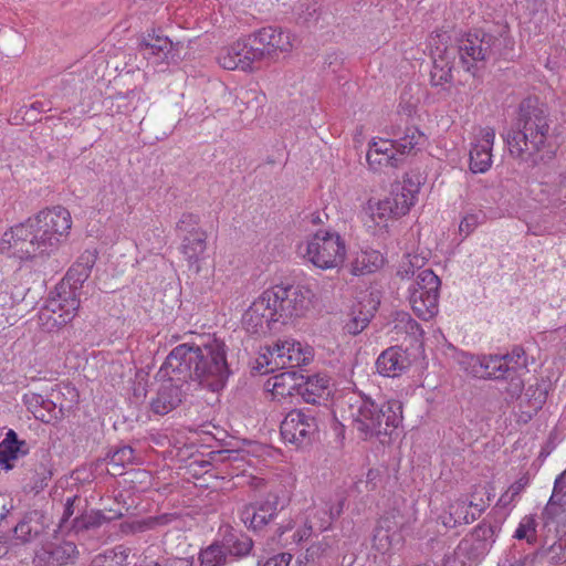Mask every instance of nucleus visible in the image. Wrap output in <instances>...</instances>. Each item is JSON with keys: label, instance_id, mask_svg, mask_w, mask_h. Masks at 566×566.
<instances>
[{"label": "nucleus", "instance_id": "obj_18", "mask_svg": "<svg viewBox=\"0 0 566 566\" xmlns=\"http://www.w3.org/2000/svg\"><path fill=\"white\" fill-rule=\"evenodd\" d=\"M59 394L53 390L51 398H44L40 394L28 392L23 395V402L35 419L44 423H51L64 416V406L62 403L57 406L54 401Z\"/></svg>", "mask_w": 566, "mask_h": 566}, {"label": "nucleus", "instance_id": "obj_35", "mask_svg": "<svg viewBox=\"0 0 566 566\" xmlns=\"http://www.w3.org/2000/svg\"><path fill=\"white\" fill-rule=\"evenodd\" d=\"M207 249L206 231H193L182 235L181 253L190 264L197 263Z\"/></svg>", "mask_w": 566, "mask_h": 566}, {"label": "nucleus", "instance_id": "obj_47", "mask_svg": "<svg viewBox=\"0 0 566 566\" xmlns=\"http://www.w3.org/2000/svg\"><path fill=\"white\" fill-rule=\"evenodd\" d=\"M535 518L533 516H525L516 528L514 537L533 543L535 541Z\"/></svg>", "mask_w": 566, "mask_h": 566}, {"label": "nucleus", "instance_id": "obj_55", "mask_svg": "<svg viewBox=\"0 0 566 566\" xmlns=\"http://www.w3.org/2000/svg\"><path fill=\"white\" fill-rule=\"evenodd\" d=\"M545 556L552 564H562L566 562V552H564L560 543L554 542L549 547L543 551Z\"/></svg>", "mask_w": 566, "mask_h": 566}, {"label": "nucleus", "instance_id": "obj_22", "mask_svg": "<svg viewBox=\"0 0 566 566\" xmlns=\"http://www.w3.org/2000/svg\"><path fill=\"white\" fill-rule=\"evenodd\" d=\"M479 136L480 139L470 150V170L473 174H483L491 167L495 130L491 127L481 128Z\"/></svg>", "mask_w": 566, "mask_h": 566}, {"label": "nucleus", "instance_id": "obj_37", "mask_svg": "<svg viewBox=\"0 0 566 566\" xmlns=\"http://www.w3.org/2000/svg\"><path fill=\"white\" fill-rule=\"evenodd\" d=\"M134 453L135 451L130 446H122L113 452H109L107 454L109 465L107 472L113 476L122 475L125 465L134 462Z\"/></svg>", "mask_w": 566, "mask_h": 566}, {"label": "nucleus", "instance_id": "obj_53", "mask_svg": "<svg viewBox=\"0 0 566 566\" xmlns=\"http://www.w3.org/2000/svg\"><path fill=\"white\" fill-rule=\"evenodd\" d=\"M135 98L136 99L140 98V93L136 90H132L126 94H122V93L117 94L115 96V101L117 103L118 112L126 114V113H129L132 109H135L136 105H133L130 107L132 101Z\"/></svg>", "mask_w": 566, "mask_h": 566}, {"label": "nucleus", "instance_id": "obj_16", "mask_svg": "<svg viewBox=\"0 0 566 566\" xmlns=\"http://www.w3.org/2000/svg\"><path fill=\"white\" fill-rule=\"evenodd\" d=\"M277 322L281 321L266 291L251 304L242 317V324L250 334H266Z\"/></svg>", "mask_w": 566, "mask_h": 566}, {"label": "nucleus", "instance_id": "obj_62", "mask_svg": "<svg viewBox=\"0 0 566 566\" xmlns=\"http://www.w3.org/2000/svg\"><path fill=\"white\" fill-rule=\"evenodd\" d=\"M32 111H35V112L41 113V112H45V111H46V108H45V105H44V103H43V102H34V103H32V104L30 105V107H29V108L27 109V112H25V116H30V118H31V119H33V120L35 122V120H36V118H33V117L31 116V114H30Z\"/></svg>", "mask_w": 566, "mask_h": 566}, {"label": "nucleus", "instance_id": "obj_39", "mask_svg": "<svg viewBox=\"0 0 566 566\" xmlns=\"http://www.w3.org/2000/svg\"><path fill=\"white\" fill-rule=\"evenodd\" d=\"M453 65L447 55H439L433 60L430 71V83L432 86H443L452 81Z\"/></svg>", "mask_w": 566, "mask_h": 566}, {"label": "nucleus", "instance_id": "obj_60", "mask_svg": "<svg viewBox=\"0 0 566 566\" xmlns=\"http://www.w3.org/2000/svg\"><path fill=\"white\" fill-rule=\"evenodd\" d=\"M22 440L18 439V434L13 430H9L6 434L4 440L0 443V446H14L20 444Z\"/></svg>", "mask_w": 566, "mask_h": 566}, {"label": "nucleus", "instance_id": "obj_42", "mask_svg": "<svg viewBox=\"0 0 566 566\" xmlns=\"http://www.w3.org/2000/svg\"><path fill=\"white\" fill-rule=\"evenodd\" d=\"M286 356L289 363L285 368H295L307 365L313 358V353L310 347H303L301 343L292 342L290 346H286Z\"/></svg>", "mask_w": 566, "mask_h": 566}, {"label": "nucleus", "instance_id": "obj_45", "mask_svg": "<svg viewBox=\"0 0 566 566\" xmlns=\"http://www.w3.org/2000/svg\"><path fill=\"white\" fill-rule=\"evenodd\" d=\"M526 403L530 408L527 410L528 416L532 417L533 413H536L539 409H542L543 405L546 401V391L541 388H532L528 387L526 392Z\"/></svg>", "mask_w": 566, "mask_h": 566}, {"label": "nucleus", "instance_id": "obj_63", "mask_svg": "<svg viewBox=\"0 0 566 566\" xmlns=\"http://www.w3.org/2000/svg\"><path fill=\"white\" fill-rule=\"evenodd\" d=\"M311 533H312V526L305 527V528L298 531L296 534L298 536L297 541L301 542L303 539H307L310 537Z\"/></svg>", "mask_w": 566, "mask_h": 566}, {"label": "nucleus", "instance_id": "obj_19", "mask_svg": "<svg viewBox=\"0 0 566 566\" xmlns=\"http://www.w3.org/2000/svg\"><path fill=\"white\" fill-rule=\"evenodd\" d=\"M261 48L264 49L266 61L277 59L280 53H286L292 50V40L290 33L281 28L265 27L255 31Z\"/></svg>", "mask_w": 566, "mask_h": 566}, {"label": "nucleus", "instance_id": "obj_9", "mask_svg": "<svg viewBox=\"0 0 566 566\" xmlns=\"http://www.w3.org/2000/svg\"><path fill=\"white\" fill-rule=\"evenodd\" d=\"M345 255V241L335 231L318 230L306 244L305 256L313 265L323 270L340 266Z\"/></svg>", "mask_w": 566, "mask_h": 566}, {"label": "nucleus", "instance_id": "obj_1", "mask_svg": "<svg viewBox=\"0 0 566 566\" xmlns=\"http://www.w3.org/2000/svg\"><path fill=\"white\" fill-rule=\"evenodd\" d=\"M227 354L228 346L217 338L201 346L180 344L166 357L160 373L171 380L195 382L211 391H219L232 374Z\"/></svg>", "mask_w": 566, "mask_h": 566}, {"label": "nucleus", "instance_id": "obj_8", "mask_svg": "<svg viewBox=\"0 0 566 566\" xmlns=\"http://www.w3.org/2000/svg\"><path fill=\"white\" fill-rule=\"evenodd\" d=\"M321 410L316 407H304L291 410L280 426L285 442L296 447L311 444L319 428Z\"/></svg>", "mask_w": 566, "mask_h": 566}, {"label": "nucleus", "instance_id": "obj_24", "mask_svg": "<svg viewBox=\"0 0 566 566\" xmlns=\"http://www.w3.org/2000/svg\"><path fill=\"white\" fill-rule=\"evenodd\" d=\"M366 158L373 170H379L382 167L398 168L403 163V158L398 155L389 139L371 142Z\"/></svg>", "mask_w": 566, "mask_h": 566}, {"label": "nucleus", "instance_id": "obj_13", "mask_svg": "<svg viewBox=\"0 0 566 566\" xmlns=\"http://www.w3.org/2000/svg\"><path fill=\"white\" fill-rule=\"evenodd\" d=\"M415 195L406 187L397 186L390 195L381 200L369 199L364 206V212L379 226L390 218H399L408 213L413 205Z\"/></svg>", "mask_w": 566, "mask_h": 566}, {"label": "nucleus", "instance_id": "obj_61", "mask_svg": "<svg viewBox=\"0 0 566 566\" xmlns=\"http://www.w3.org/2000/svg\"><path fill=\"white\" fill-rule=\"evenodd\" d=\"M321 552H322V545L321 544L312 545L306 551V555H305L306 560L307 562H310V560L314 562L315 557H317Z\"/></svg>", "mask_w": 566, "mask_h": 566}, {"label": "nucleus", "instance_id": "obj_11", "mask_svg": "<svg viewBox=\"0 0 566 566\" xmlns=\"http://www.w3.org/2000/svg\"><path fill=\"white\" fill-rule=\"evenodd\" d=\"M255 32L223 49L218 56L219 64L226 70L241 69L253 71L256 64L266 61Z\"/></svg>", "mask_w": 566, "mask_h": 566}, {"label": "nucleus", "instance_id": "obj_52", "mask_svg": "<svg viewBox=\"0 0 566 566\" xmlns=\"http://www.w3.org/2000/svg\"><path fill=\"white\" fill-rule=\"evenodd\" d=\"M502 379L509 381L505 390L511 396V398H518L524 389V381L521 378L520 373H506Z\"/></svg>", "mask_w": 566, "mask_h": 566}, {"label": "nucleus", "instance_id": "obj_29", "mask_svg": "<svg viewBox=\"0 0 566 566\" xmlns=\"http://www.w3.org/2000/svg\"><path fill=\"white\" fill-rule=\"evenodd\" d=\"M43 518L38 510L27 513L13 528L14 538L22 544L33 541L44 531Z\"/></svg>", "mask_w": 566, "mask_h": 566}, {"label": "nucleus", "instance_id": "obj_17", "mask_svg": "<svg viewBox=\"0 0 566 566\" xmlns=\"http://www.w3.org/2000/svg\"><path fill=\"white\" fill-rule=\"evenodd\" d=\"M56 291V297L48 301L45 312L52 314L48 318L52 319L54 325H65L75 316L80 307V300L75 291L65 286V282H62Z\"/></svg>", "mask_w": 566, "mask_h": 566}, {"label": "nucleus", "instance_id": "obj_43", "mask_svg": "<svg viewBox=\"0 0 566 566\" xmlns=\"http://www.w3.org/2000/svg\"><path fill=\"white\" fill-rule=\"evenodd\" d=\"M500 356L504 358L502 361L507 374L520 373L526 368L525 352L521 347H515L511 353Z\"/></svg>", "mask_w": 566, "mask_h": 566}, {"label": "nucleus", "instance_id": "obj_23", "mask_svg": "<svg viewBox=\"0 0 566 566\" xmlns=\"http://www.w3.org/2000/svg\"><path fill=\"white\" fill-rule=\"evenodd\" d=\"M486 503L475 504L473 501L457 500L451 503L448 511L440 518L446 527H455L475 521L485 510Z\"/></svg>", "mask_w": 566, "mask_h": 566}, {"label": "nucleus", "instance_id": "obj_36", "mask_svg": "<svg viewBox=\"0 0 566 566\" xmlns=\"http://www.w3.org/2000/svg\"><path fill=\"white\" fill-rule=\"evenodd\" d=\"M198 559L200 566H226L231 562L220 539L200 549Z\"/></svg>", "mask_w": 566, "mask_h": 566}, {"label": "nucleus", "instance_id": "obj_50", "mask_svg": "<svg viewBox=\"0 0 566 566\" xmlns=\"http://www.w3.org/2000/svg\"><path fill=\"white\" fill-rule=\"evenodd\" d=\"M481 355H472L469 353H461L458 361L462 368L471 376L476 377L481 371Z\"/></svg>", "mask_w": 566, "mask_h": 566}, {"label": "nucleus", "instance_id": "obj_25", "mask_svg": "<svg viewBox=\"0 0 566 566\" xmlns=\"http://www.w3.org/2000/svg\"><path fill=\"white\" fill-rule=\"evenodd\" d=\"M409 367V358L399 346L385 349L376 360L377 371L385 377H398Z\"/></svg>", "mask_w": 566, "mask_h": 566}, {"label": "nucleus", "instance_id": "obj_30", "mask_svg": "<svg viewBox=\"0 0 566 566\" xmlns=\"http://www.w3.org/2000/svg\"><path fill=\"white\" fill-rule=\"evenodd\" d=\"M298 377L295 371L280 373L266 381V388L271 391L273 399L282 400L298 392Z\"/></svg>", "mask_w": 566, "mask_h": 566}, {"label": "nucleus", "instance_id": "obj_57", "mask_svg": "<svg viewBox=\"0 0 566 566\" xmlns=\"http://www.w3.org/2000/svg\"><path fill=\"white\" fill-rule=\"evenodd\" d=\"M239 455H240L239 451H237V450L222 449V450L214 452L213 459L216 461L227 462V461L238 460Z\"/></svg>", "mask_w": 566, "mask_h": 566}, {"label": "nucleus", "instance_id": "obj_27", "mask_svg": "<svg viewBox=\"0 0 566 566\" xmlns=\"http://www.w3.org/2000/svg\"><path fill=\"white\" fill-rule=\"evenodd\" d=\"M331 395L329 378L327 376L314 375L300 382L297 396H301L306 403L313 406L326 402Z\"/></svg>", "mask_w": 566, "mask_h": 566}, {"label": "nucleus", "instance_id": "obj_48", "mask_svg": "<svg viewBox=\"0 0 566 566\" xmlns=\"http://www.w3.org/2000/svg\"><path fill=\"white\" fill-rule=\"evenodd\" d=\"M81 503V497L77 495L67 497L64 504V511L62 517L60 520V528L70 531V523L72 522L71 517L75 513V511H80L78 506Z\"/></svg>", "mask_w": 566, "mask_h": 566}, {"label": "nucleus", "instance_id": "obj_2", "mask_svg": "<svg viewBox=\"0 0 566 566\" xmlns=\"http://www.w3.org/2000/svg\"><path fill=\"white\" fill-rule=\"evenodd\" d=\"M547 108L537 97L524 98L518 106L516 120L504 135L510 155L521 161L537 164L535 156L546 147L549 137Z\"/></svg>", "mask_w": 566, "mask_h": 566}, {"label": "nucleus", "instance_id": "obj_26", "mask_svg": "<svg viewBox=\"0 0 566 566\" xmlns=\"http://www.w3.org/2000/svg\"><path fill=\"white\" fill-rule=\"evenodd\" d=\"M220 542L231 562L249 556L254 545L248 534L231 526L224 528Z\"/></svg>", "mask_w": 566, "mask_h": 566}, {"label": "nucleus", "instance_id": "obj_7", "mask_svg": "<svg viewBox=\"0 0 566 566\" xmlns=\"http://www.w3.org/2000/svg\"><path fill=\"white\" fill-rule=\"evenodd\" d=\"M266 292L271 295L272 306L275 307L282 324L293 317H302L310 310L314 293L305 285L280 284Z\"/></svg>", "mask_w": 566, "mask_h": 566}, {"label": "nucleus", "instance_id": "obj_10", "mask_svg": "<svg viewBox=\"0 0 566 566\" xmlns=\"http://www.w3.org/2000/svg\"><path fill=\"white\" fill-rule=\"evenodd\" d=\"M441 281L432 270H420L416 281L409 286V302L415 314L429 321L438 313Z\"/></svg>", "mask_w": 566, "mask_h": 566}, {"label": "nucleus", "instance_id": "obj_31", "mask_svg": "<svg viewBox=\"0 0 566 566\" xmlns=\"http://www.w3.org/2000/svg\"><path fill=\"white\" fill-rule=\"evenodd\" d=\"M95 263V255L92 253H84L81 255L78 261L74 263L67 271L65 282L67 289H72L76 292L77 289L90 277L92 268Z\"/></svg>", "mask_w": 566, "mask_h": 566}, {"label": "nucleus", "instance_id": "obj_38", "mask_svg": "<svg viewBox=\"0 0 566 566\" xmlns=\"http://www.w3.org/2000/svg\"><path fill=\"white\" fill-rule=\"evenodd\" d=\"M504 358L500 355H481V371L476 378L500 380L506 375Z\"/></svg>", "mask_w": 566, "mask_h": 566}, {"label": "nucleus", "instance_id": "obj_64", "mask_svg": "<svg viewBox=\"0 0 566 566\" xmlns=\"http://www.w3.org/2000/svg\"><path fill=\"white\" fill-rule=\"evenodd\" d=\"M523 489V484L521 482H516L515 484H513L511 486V491H512V497L517 495Z\"/></svg>", "mask_w": 566, "mask_h": 566}, {"label": "nucleus", "instance_id": "obj_46", "mask_svg": "<svg viewBox=\"0 0 566 566\" xmlns=\"http://www.w3.org/2000/svg\"><path fill=\"white\" fill-rule=\"evenodd\" d=\"M200 218L193 213H182L181 218L177 222L176 230L179 235H191L193 231H203L199 226Z\"/></svg>", "mask_w": 566, "mask_h": 566}, {"label": "nucleus", "instance_id": "obj_15", "mask_svg": "<svg viewBox=\"0 0 566 566\" xmlns=\"http://www.w3.org/2000/svg\"><path fill=\"white\" fill-rule=\"evenodd\" d=\"M277 322L281 321L266 291L251 304L242 317V324L250 334H266Z\"/></svg>", "mask_w": 566, "mask_h": 566}, {"label": "nucleus", "instance_id": "obj_59", "mask_svg": "<svg viewBox=\"0 0 566 566\" xmlns=\"http://www.w3.org/2000/svg\"><path fill=\"white\" fill-rule=\"evenodd\" d=\"M161 566H193V558L170 557Z\"/></svg>", "mask_w": 566, "mask_h": 566}, {"label": "nucleus", "instance_id": "obj_33", "mask_svg": "<svg viewBox=\"0 0 566 566\" xmlns=\"http://www.w3.org/2000/svg\"><path fill=\"white\" fill-rule=\"evenodd\" d=\"M563 473L556 478L553 493L542 513L546 522L566 512V484L563 483Z\"/></svg>", "mask_w": 566, "mask_h": 566}, {"label": "nucleus", "instance_id": "obj_49", "mask_svg": "<svg viewBox=\"0 0 566 566\" xmlns=\"http://www.w3.org/2000/svg\"><path fill=\"white\" fill-rule=\"evenodd\" d=\"M132 549L124 545H117L112 549L106 551L105 557L114 563L115 566H127L129 565V556Z\"/></svg>", "mask_w": 566, "mask_h": 566}, {"label": "nucleus", "instance_id": "obj_58", "mask_svg": "<svg viewBox=\"0 0 566 566\" xmlns=\"http://www.w3.org/2000/svg\"><path fill=\"white\" fill-rule=\"evenodd\" d=\"M380 473L378 470L370 469L366 475V486L368 491H374L378 486Z\"/></svg>", "mask_w": 566, "mask_h": 566}, {"label": "nucleus", "instance_id": "obj_3", "mask_svg": "<svg viewBox=\"0 0 566 566\" xmlns=\"http://www.w3.org/2000/svg\"><path fill=\"white\" fill-rule=\"evenodd\" d=\"M353 427L364 440L391 436L402 422V403L390 399L376 403L370 398H360L349 406Z\"/></svg>", "mask_w": 566, "mask_h": 566}, {"label": "nucleus", "instance_id": "obj_20", "mask_svg": "<svg viewBox=\"0 0 566 566\" xmlns=\"http://www.w3.org/2000/svg\"><path fill=\"white\" fill-rule=\"evenodd\" d=\"M30 219L41 228L48 230V232H51V235L57 237L59 242H61L62 237L69 234V230L72 226L71 213L67 209L60 206L42 210Z\"/></svg>", "mask_w": 566, "mask_h": 566}, {"label": "nucleus", "instance_id": "obj_51", "mask_svg": "<svg viewBox=\"0 0 566 566\" xmlns=\"http://www.w3.org/2000/svg\"><path fill=\"white\" fill-rule=\"evenodd\" d=\"M291 343L292 342L290 340H279L269 348V353L274 359L276 366L285 368L286 363H289V360H286V346H290Z\"/></svg>", "mask_w": 566, "mask_h": 566}, {"label": "nucleus", "instance_id": "obj_54", "mask_svg": "<svg viewBox=\"0 0 566 566\" xmlns=\"http://www.w3.org/2000/svg\"><path fill=\"white\" fill-rule=\"evenodd\" d=\"M483 216L481 213L467 214L460 222L459 232L468 237L481 223Z\"/></svg>", "mask_w": 566, "mask_h": 566}, {"label": "nucleus", "instance_id": "obj_5", "mask_svg": "<svg viewBox=\"0 0 566 566\" xmlns=\"http://www.w3.org/2000/svg\"><path fill=\"white\" fill-rule=\"evenodd\" d=\"M499 532L497 524L482 521L460 541L453 558H448L444 566H476L490 552Z\"/></svg>", "mask_w": 566, "mask_h": 566}, {"label": "nucleus", "instance_id": "obj_12", "mask_svg": "<svg viewBox=\"0 0 566 566\" xmlns=\"http://www.w3.org/2000/svg\"><path fill=\"white\" fill-rule=\"evenodd\" d=\"M287 502L282 488L270 491L262 500L244 505L240 512V518L248 528L262 530L275 518Z\"/></svg>", "mask_w": 566, "mask_h": 566}, {"label": "nucleus", "instance_id": "obj_6", "mask_svg": "<svg viewBox=\"0 0 566 566\" xmlns=\"http://www.w3.org/2000/svg\"><path fill=\"white\" fill-rule=\"evenodd\" d=\"M500 38L483 31L469 32L459 42V56L463 69L474 76L488 61L500 55Z\"/></svg>", "mask_w": 566, "mask_h": 566}, {"label": "nucleus", "instance_id": "obj_40", "mask_svg": "<svg viewBox=\"0 0 566 566\" xmlns=\"http://www.w3.org/2000/svg\"><path fill=\"white\" fill-rule=\"evenodd\" d=\"M149 54L158 56L161 61H168L174 44L167 36L148 34L142 43Z\"/></svg>", "mask_w": 566, "mask_h": 566}, {"label": "nucleus", "instance_id": "obj_34", "mask_svg": "<svg viewBox=\"0 0 566 566\" xmlns=\"http://www.w3.org/2000/svg\"><path fill=\"white\" fill-rule=\"evenodd\" d=\"M111 521L102 511H87L75 516L70 523V531L75 534H84L98 530Z\"/></svg>", "mask_w": 566, "mask_h": 566}, {"label": "nucleus", "instance_id": "obj_41", "mask_svg": "<svg viewBox=\"0 0 566 566\" xmlns=\"http://www.w3.org/2000/svg\"><path fill=\"white\" fill-rule=\"evenodd\" d=\"M29 452L25 441L14 446H0V468L9 471L15 467V461Z\"/></svg>", "mask_w": 566, "mask_h": 566}, {"label": "nucleus", "instance_id": "obj_4", "mask_svg": "<svg viewBox=\"0 0 566 566\" xmlns=\"http://www.w3.org/2000/svg\"><path fill=\"white\" fill-rule=\"evenodd\" d=\"M59 245L57 237L51 235V232H48L31 219L12 227L10 231L3 234L1 240L2 250H12V253L21 259L50 254Z\"/></svg>", "mask_w": 566, "mask_h": 566}, {"label": "nucleus", "instance_id": "obj_32", "mask_svg": "<svg viewBox=\"0 0 566 566\" xmlns=\"http://www.w3.org/2000/svg\"><path fill=\"white\" fill-rule=\"evenodd\" d=\"M394 139H389L399 156L405 159V156L410 154L417 146L424 143V135L417 127H406L403 132L400 129L392 130Z\"/></svg>", "mask_w": 566, "mask_h": 566}, {"label": "nucleus", "instance_id": "obj_14", "mask_svg": "<svg viewBox=\"0 0 566 566\" xmlns=\"http://www.w3.org/2000/svg\"><path fill=\"white\" fill-rule=\"evenodd\" d=\"M277 322L281 321L266 291L251 304L242 317V324L250 334H266Z\"/></svg>", "mask_w": 566, "mask_h": 566}, {"label": "nucleus", "instance_id": "obj_21", "mask_svg": "<svg viewBox=\"0 0 566 566\" xmlns=\"http://www.w3.org/2000/svg\"><path fill=\"white\" fill-rule=\"evenodd\" d=\"M190 384H185L177 380L161 385L157 392V397L151 401V410L157 415H167L176 409L182 401L186 390L189 389Z\"/></svg>", "mask_w": 566, "mask_h": 566}, {"label": "nucleus", "instance_id": "obj_28", "mask_svg": "<svg viewBox=\"0 0 566 566\" xmlns=\"http://www.w3.org/2000/svg\"><path fill=\"white\" fill-rule=\"evenodd\" d=\"M78 556V551L73 542H62L50 544L36 554L40 562H44L51 566H64L73 564Z\"/></svg>", "mask_w": 566, "mask_h": 566}, {"label": "nucleus", "instance_id": "obj_44", "mask_svg": "<svg viewBox=\"0 0 566 566\" xmlns=\"http://www.w3.org/2000/svg\"><path fill=\"white\" fill-rule=\"evenodd\" d=\"M371 314L369 312L364 313L361 310L353 311L352 317L344 325V331L353 336L361 333L369 324Z\"/></svg>", "mask_w": 566, "mask_h": 566}, {"label": "nucleus", "instance_id": "obj_56", "mask_svg": "<svg viewBox=\"0 0 566 566\" xmlns=\"http://www.w3.org/2000/svg\"><path fill=\"white\" fill-rule=\"evenodd\" d=\"M291 562V555L281 553L270 557L263 566H289Z\"/></svg>", "mask_w": 566, "mask_h": 566}]
</instances>
